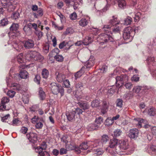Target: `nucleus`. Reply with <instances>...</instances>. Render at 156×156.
<instances>
[{"mask_svg":"<svg viewBox=\"0 0 156 156\" xmlns=\"http://www.w3.org/2000/svg\"><path fill=\"white\" fill-rule=\"evenodd\" d=\"M113 40L114 39L111 35L105 33L101 34L97 38V41L99 44L101 45L108 41L112 42Z\"/></svg>","mask_w":156,"mask_h":156,"instance_id":"1","label":"nucleus"},{"mask_svg":"<svg viewBox=\"0 0 156 156\" xmlns=\"http://www.w3.org/2000/svg\"><path fill=\"white\" fill-rule=\"evenodd\" d=\"M50 88L53 94H57L58 93L60 94L61 96L64 94V89L61 86L55 83H52L51 84Z\"/></svg>","mask_w":156,"mask_h":156,"instance_id":"2","label":"nucleus"},{"mask_svg":"<svg viewBox=\"0 0 156 156\" xmlns=\"http://www.w3.org/2000/svg\"><path fill=\"white\" fill-rule=\"evenodd\" d=\"M16 3L13 0H0V6L4 8H9L11 10H14L15 8L14 6Z\"/></svg>","mask_w":156,"mask_h":156,"instance_id":"3","label":"nucleus"},{"mask_svg":"<svg viewBox=\"0 0 156 156\" xmlns=\"http://www.w3.org/2000/svg\"><path fill=\"white\" fill-rule=\"evenodd\" d=\"M134 34L133 30L130 27H127L125 29L123 34L124 39H132Z\"/></svg>","mask_w":156,"mask_h":156,"instance_id":"4","label":"nucleus"},{"mask_svg":"<svg viewBox=\"0 0 156 156\" xmlns=\"http://www.w3.org/2000/svg\"><path fill=\"white\" fill-rule=\"evenodd\" d=\"M117 19L116 17L114 16H113L112 19H111L109 21L110 25H105L102 28L103 30L106 32H108L110 29L111 27L119 24V22L117 21Z\"/></svg>","mask_w":156,"mask_h":156,"instance_id":"5","label":"nucleus"},{"mask_svg":"<svg viewBox=\"0 0 156 156\" xmlns=\"http://www.w3.org/2000/svg\"><path fill=\"white\" fill-rule=\"evenodd\" d=\"M116 152L118 153L123 152L125 150L129 148L128 143L127 142L125 141H121L119 143L118 147H116Z\"/></svg>","mask_w":156,"mask_h":156,"instance_id":"6","label":"nucleus"},{"mask_svg":"<svg viewBox=\"0 0 156 156\" xmlns=\"http://www.w3.org/2000/svg\"><path fill=\"white\" fill-rule=\"evenodd\" d=\"M116 84L117 87H121L122 85L120 86V83L122 84L123 82L128 80V76L126 75H121L120 76H118L116 78Z\"/></svg>","mask_w":156,"mask_h":156,"instance_id":"7","label":"nucleus"},{"mask_svg":"<svg viewBox=\"0 0 156 156\" xmlns=\"http://www.w3.org/2000/svg\"><path fill=\"white\" fill-rule=\"evenodd\" d=\"M9 99L6 97H4L2 98L1 103L0 104V111H1L8 110L9 109L6 107V104L9 101Z\"/></svg>","mask_w":156,"mask_h":156,"instance_id":"8","label":"nucleus"},{"mask_svg":"<svg viewBox=\"0 0 156 156\" xmlns=\"http://www.w3.org/2000/svg\"><path fill=\"white\" fill-rule=\"evenodd\" d=\"M129 136L131 139H136L138 137L139 132L136 128H133L129 130Z\"/></svg>","mask_w":156,"mask_h":156,"instance_id":"9","label":"nucleus"},{"mask_svg":"<svg viewBox=\"0 0 156 156\" xmlns=\"http://www.w3.org/2000/svg\"><path fill=\"white\" fill-rule=\"evenodd\" d=\"M27 137L29 141L33 143H35L37 140V136L36 133L30 132L27 134Z\"/></svg>","mask_w":156,"mask_h":156,"instance_id":"10","label":"nucleus"},{"mask_svg":"<svg viewBox=\"0 0 156 156\" xmlns=\"http://www.w3.org/2000/svg\"><path fill=\"white\" fill-rule=\"evenodd\" d=\"M147 62L150 67L151 66L154 67L155 69L156 68V58L153 56L148 57L147 58Z\"/></svg>","mask_w":156,"mask_h":156,"instance_id":"11","label":"nucleus"},{"mask_svg":"<svg viewBox=\"0 0 156 156\" xmlns=\"http://www.w3.org/2000/svg\"><path fill=\"white\" fill-rule=\"evenodd\" d=\"M74 44L72 41H69L67 42H66L65 41H63L59 44V47L61 49H62L65 46H68V48L66 47V49L67 50H68L70 48V47L72 46Z\"/></svg>","mask_w":156,"mask_h":156,"instance_id":"12","label":"nucleus"},{"mask_svg":"<svg viewBox=\"0 0 156 156\" xmlns=\"http://www.w3.org/2000/svg\"><path fill=\"white\" fill-rule=\"evenodd\" d=\"M111 4H115L116 2L118 3V5L119 7L122 9H124L126 5V2L124 0H110Z\"/></svg>","mask_w":156,"mask_h":156,"instance_id":"13","label":"nucleus"},{"mask_svg":"<svg viewBox=\"0 0 156 156\" xmlns=\"http://www.w3.org/2000/svg\"><path fill=\"white\" fill-rule=\"evenodd\" d=\"M66 115L68 121H73L75 119L76 112L75 111H72L67 112Z\"/></svg>","mask_w":156,"mask_h":156,"instance_id":"14","label":"nucleus"},{"mask_svg":"<svg viewBox=\"0 0 156 156\" xmlns=\"http://www.w3.org/2000/svg\"><path fill=\"white\" fill-rule=\"evenodd\" d=\"M36 51H28L26 54L25 58L28 60H34Z\"/></svg>","mask_w":156,"mask_h":156,"instance_id":"15","label":"nucleus"},{"mask_svg":"<svg viewBox=\"0 0 156 156\" xmlns=\"http://www.w3.org/2000/svg\"><path fill=\"white\" fill-rule=\"evenodd\" d=\"M24 46V44L21 42H19L18 43L15 42L13 45L14 48L18 51L23 50Z\"/></svg>","mask_w":156,"mask_h":156,"instance_id":"16","label":"nucleus"},{"mask_svg":"<svg viewBox=\"0 0 156 156\" xmlns=\"http://www.w3.org/2000/svg\"><path fill=\"white\" fill-rule=\"evenodd\" d=\"M91 142L90 141H84L80 144L79 147V148L83 150H86L88 147L90 146Z\"/></svg>","mask_w":156,"mask_h":156,"instance_id":"17","label":"nucleus"},{"mask_svg":"<svg viewBox=\"0 0 156 156\" xmlns=\"http://www.w3.org/2000/svg\"><path fill=\"white\" fill-rule=\"evenodd\" d=\"M56 79L58 82H62L66 79V76L61 73H56Z\"/></svg>","mask_w":156,"mask_h":156,"instance_id":"18","label":"nucleus"},{"mask_svg":"<svg viewBox=\"0 0 156 156\" xmlns=\"http://www.w3.org/2000/svg\"><path fill=\"white\" fill-rule=\"evenodd\" d=\"M24 46L27 48H33L34 45V41L31 40H29L26 41L24 44Z\"/></svg>","mask_w":156,"mask_h":156,"instance_id":"19","label":"nucleus"},{"mask_svg":"<svg viewBox=\"0 0 156 156\" xmlns=\"http://www.w3.org/2000/svg\"><path fill=\"white\" fill-rule=\"evenodd\" d=\"M134 121L136 123V125L139 128H141L142 127V123H145L146 122V120L139 118H135Z\"/></svg>","mask_w":156,"mask_h":156,"instance_id":"20","label":"nucleus"},{"mask_svg":"<svg viewBox=\"0 0 156 156\" xmlns=\"http://www.w3.org/2000/svg\"><path fill=\"white\" fill-rule=\"evenodd\" d=\"M99 127V126L95 124H91L89 125L87 128L88 131H92L97 130Z\"/></svg>","mask_w":156,"mask_h":156,"instance_id":"21","label":"nucleus"},{"mask_svg":"<svg viewBox=\"0 0 156 156\" xmlns=\"http://www.w3.org/2000/svg\"><path fill=\"white\" fill-rule=\"evenodd\" d=\"M78 104L80 107L82 108L84 110H87L90 107L89 105L86 102H79Z\"/></svg>","mask_w":156,"mask_h":156,"instance_id":"22","label":"nucleus"},{"mask_svg":"<svg viewBox=\"0 0 156 156\" xmlns=\"http://www.w3.org/2000/svg\"><path fill=\"white\" fill-rule=\"evenodd\" d=\"M103 108L101 112L103 114H105L107 112L108 107V103L106 101H104L102 103Z\"/></svg>","mask_w":156,"mask_h":156,"instance_id":"23","label":"nucleus"},{"mask_svg":"<svg viewBox=\"0 0 156 156\" xmlns=\"http://www.w3.org/2000/svg\"><path fill=\"white\" fill-rule=\"evenodd\" d=\"M85 67H82L81 69L77 72L75 74V78L76 80L77 78L80 77L84 72Z\"/></svg>","mask_w":156,"mask_h":156,"instance_id":"24","label":"nucleus"},{"mask_svg":"<svg viewBox=\"0 0 156 156\" xmlns=\"http://www.w3.org/2000/svg\"><path fill=\"white\" fill-rule=\"evenodd\" d=\"M44 122V121L42 118L40 119L39 121L36 123L35 127L37 129H41L43 126Z\"/></svg>","mask_w":156,"mask_h":156,"instance_id":"25","label":"nucleus"},{"mask_svg":"<svg viewBox=\"0 0 156 156\" xmlns=\"http://www.w3.org/2000/svg\"><path fill=\"white\" fill-rule=\"evenodd\" d=\"M39 95L41 100H43L45 98L46 94L41 87L39 89Z\"/></svg>","mask_w":156,"mask_h":156,"instance_id":"26","label":"nucleus"},{"mask_svg":"<svg viewBox=\"0 0 156 156\" xmlns=\"http://www.w3.org/2000/svg\"><path fill=\"white\" fill-rule=\"evenodd\" d=\"M118 144V140L114 138L111 140L109 143V147L111 148H114Z\"/></svg>","mask_w":156,"mask_h":156,"instance_id":"27","label":"nucleus"},{"mask_svg":"<svg viewBox=\"0 0 156 156\" xmlns=\"http://www.w3.org/2000/svg\"><path fill=\"white\" fill-rule=\"evenodd\" d=\"M47 147V145L45 142H44L39 146L37 147L36 149V151H42L45 150Z\"/></svg>","mask_w":156,"mask_h":156,"instance_id":"28","label":"nucleus"},{"mask_svg":"<svg viewBox=\"0 0 156 156\" xmlns=\"http://www.w3.org/2000/svg\"><path fill=\"white\" fill-rule=\"evenodd\" d=\"M28 74L27 72L23 69L20 71L19 75L22 79H26L28 76Z\"/></svg>","mask_w":156,"mask_h":156,"instance_id":"29","label":"nucleus"},{"mask_svg":"<svg viewBox=\"0 0 156 156\" xmlns=\"http://www.w3.org/2000/svg\"><path fill=\"white\" fill-rule=\"evenodd\" d=\"M88 23L87 20L84 18H83L79 21V23L80 26L84 27L87 25Z\"/></svg>","mask_w":156,"mask_h":156,"instance_id":"30","label":"nucleus"},{"mask_svg":"<svg viewBox=\"0 0 156 156\" xmlns=\"http://www.w3.org/2000/svg\"><path fill=\"white\" fill-rule=\"evenodd\" d=\"M101 101L100 100L97 99L93 100L91 102V106L93 107H97L100 105Z\"/></svg>","mask_w":156,"mask_h":156,"instance_id":"31","label":"nucleus"},{"mask_svg":"<svg viewBox=\"0 0 156 156\" xmlns=\"http://www.w3.org/2000/svg\"><path fill=\"white\" fill-rule=\"evenodd\" d=\"M117 87L113 86H112L110 88H108V94L109 95H111L115 93V91L116 90L118 87Z\"/></svg>","mask_w":156,"mask_h":156,"instance_id":"32","label":"nucleus"},{"mask_svg":"<svg viewBox=\"0 0 156 156\" xmlns=\"http://www.w3.org/2000/svg\"><path fill=\"white\" fill-rule=\"evenodd\" d=\"M91 144L90 146L92 147H96L99 145L101 146V143L100 142L99 140H96L94 141H90Z\"/></svg>","mask_w":156,"mask_h":156,"instance_id":"33","label":"nucleus"},{"mask_svg":"<svg viewBox=\"0 0 156 156\" xmlns=\"http://www.w3.org/2000/svg\"><path fill=\"white\" fill-rule=\"evenodd\" d=\"M147 113L150 116H154L156 114V110L154 108L151 107L148 109Z\"/></svg>","mask_w":156,"mask_h":156,"instance_id":"34","label":"nucleus"},{"mask_svg":"<svg viewBox=\"0 0 156 156\" xmlns=\"http://www.w3.org/2000/svg\"><path fill=\"white\" fill-rule=\"evenodd\" d=\"M35 54L34 60H37L40 62H41L43 60V57L40 54V53L36 51Z\"/></svg>","mask_w":156,"mask_h":156,"instance_id":"35","label":"nucleus"},{"mask_svg":"<svg viewBox=\"0 0 156 156\" xmlns=\"http://www.w3.org/2000/svg\"><path fill=\"white\" fill-rule=\"evenodd\" d=\"M19 24L17 23H13L10 27V30L13 32H16L18 29Z\"/></svg>","mask_w":156,"mask_h":156,"instance_id":"36","label":"nucleus"},{"mask_svg":"<svg viewBox=\"0 0 156 156\" xmlns=\"http://www.w3.org/2000/svg\"><path fill=\"white\" fill-rule=\"evenodd\" d=\"M49 73L48 70L46 69H43L42 72V77L45 79H47Z\"/></svg>","mask_w":156,"mask_h":156,"instance_id":"37","label":"nucleus"},{"mask_svg":"<svg viewBox=\"0 0 156 156\" xmlns=\"http://www.w3.org/2000/svg\"><path fill=\"white\" fill-rule=\"evenodd\" d=\"M141 13L140 12H138L136 11L134 12V21L136 22L140 20V19L141 16Z\"/></svg>","mask_w":156,"mask_h":156,"instance_id":"38","label":"nucleus"},{"mask_svg":"<svg viewBox=\"0 0 156 156\" xmlns=\"http://www.w3.org/2000/svg\"><path fill=\"white\" fill-rule=\"evenodd\" d=\"M15 59L20 63L23 62L24 61L23 54L22 53L19 54Z\"/></svg>","mask_w":156,"mask_h":156,"instance_id":"39","label":"nucleus"},{"mask_svg":"<svg viewBox=\"0 0 156 156\" xmlns=\"http://www.w3.org/2000/svg\"><path fill=\"white\" fill-rule=\"evenodd\" d=\"M92 41V40L90 37H87L84 40L83 44L85 45H88L91 43Z\"/></svg>","mask_w":156,"mask_h":156,"instance_id":"40","label":"nucleus"},{"mask_svg":"<svg viewBox=\"0 0 156 156\" xmlns=\"http://www.w3.org/2000/svg\"><path fill=\"white\" fill-rule=\"evenodd\" d=\"M109 138L108 136L106 135H104L102 136V139L101 140V144L102 146V144H106V143L108 140Z\"/></svg>","mask_w":156,"mask_h":156,"instance_id":"41","label":"nucleus"},{"mask_svg":"<svg viewBox=\"0 0 156 156\" xmlns=\"http://www.w3.org/2000/svg\"><path fill=\"white\" fill-rule=\"evenodd\" d=\"M113 123V121L112 119V118L111 117H108L105 120V124L106 126H109L112 124Z\"/></svg>","mask_w":156,"mask_h":156,"instance_id":"42","label":"nucleus"},{"mask_svg":"<svg viewBox=\"0 0 156 156\" xmlns=\"http://www.w3.org/2000/svg\"><path fill=\"white\" fill-rule=\"evenodd\" d=\"M23 30L27 34H29L31 33V30L30 28V26L28 25V24L24 27Z\"/></svg>","mask_w":156,"mask_h":156,"instance_id":"43","label":"nucleus"},{"mask_svg":"<svg viewBox=\"0 0 156 156\" xmlns=\"http://www.w3.org/2000/svg\"><path fill=\"white\" fill-rule=\"evenodd\" d=\"M35 34L38 37V40H40L43 35V32L41 31L37 30L34 31Z\"/></svg>","mask_w":156,"mask_h":156,"instance_id":"44","label":"nucleus"},{"mask_svg":"<svg viewBox=\"0 0 156 156\" xmlns=\"http://www.w3.org/2000/svg\"><path fill=\"white\" fill-rule=\"evenodd\" d=\"M36 152L38 153V156H50L49 154L46 151H37Z\"/></svg>","mask_w":156,"mask_h":156,"instance_id":"45","label":"nucleus"},{"mask_svg":"<svg viewBox=\"0 0 156 156\" xmlns=\"http://www.w3.org/2000/svg\"><path fill=\"white\" fill-rule=\"evenodd\" d=\"M133 20L132 18L129 16L127 17L124 20V24L126 25L130 24Z\"/></svg>","mask_w":156,"mask_h":156,"instance_id":"46","label":"nucleus"},{"mask_svg":"<svg viewBox=\"0 0 156 156\" xmlns=\"http://www.w3.org/2000/svg\"><path fill=\"white\" fill-rule=\"evenodd\" d=\"M55 58L56 60L59 62H62L64 58L61 55L56 54L55 56Z\"/></svg>","mask_w":156,"mask_h":156,"instance_id":"47","label":"nucleus"},{"mask_svg":"<svg viewBox=\"0 0 156 156\" xmlns=\"http://www.w3.org/2000/svg\"><path fill=\"white\" fill-rule=\"evenodd\" d=\"M94 63V61H92L89 60V61L87 62L85 66L86 67V68H90L93 66Z\"/></svg>","mask_w":156,"mask_h":156,"instance_id":"48","label":"nucleus"},{"mask_svg":"<svg viewBox=\"0 0 156 156\" xmlns=\"http://www.w3.org/2000/svg\"><path fill=\"white\" fill-rule=\"evenodd\" d=\"M144 127L146 128H149L150 127V128L151 129V132L152 134L153 135H156V126H153L151 128V126L150 125H145L144 126Z\"/></svg>","mask_w":156,"mask_h":156,"instance_id":"49","label":"nucleus"},{"mask_svg":"<svg viewBox=\"0 0 156 156\" xmlns=\"http://www.w3.org/2000/svg\"><path fill=\"white\" fill-rule=\"evenodd\" d=\"M116 106L120 108L122 107L123 105V101L121 99H118L117 100Z\"/></svg>","mask_w":156,"mask_h":156,"instance_id":"50","label":"nucleus"},{"mask_svg":"<svg viewBox=\"0 0 156 156\" xmlns=\"http://www.w3.org/2000/svg\"><path fill=\"white\" fill-rule=\"evenodd\" d=\"M122 131L120 129H117L115 130L114 132V134L115 136H120L122 134Z\"/></svg>","mask_w":156,"mask_h":156,"instance_id":"51","label":"nucleus"},{"mask_svg":"<svg viewBox=\"0 0 156 156\" xmlns=\"http://www.w3.org/2000/svg\"><path fill=\"white\" fill-rule=\"evenodd\" d=\"M103 118L101 117H99L96 119L95 122L100 126V125L103 122Z\"/></svg>","mask_w":156,"mask_h":156,"instance_id":"52","label":"nucleus"},{"mask_svg":"<svg viewBox=\"0 0 156 156\" xmlns=\"http://www.w3.org/2000/svg\"><path fill=\"white\" fill-rule=\"evenodd\" d=\"M95 154L98 155H102L104 152L103 150L101 148L94 149Z\"/></svg>","mask_w":156,"mask_h":156,"instance_id":"53","label":"nucleus"},{"mask_svg":"<svg viewBox=\"0 0 156 156\" xmlns=\"http://www.w3.org/2000/svg\"><path fill=\"white\" fill-rule=\"evenodd\" d=\"M8 23L7 19H4L1 20L0 23L1 26H4L8 24Z\"/></svg>","mask_w":156,"mask_h":156,"instance_id":"54","label":"nucleus"},{"mask_svg":"<svg viewBox=\"0 0 156 156\" xmlns=\"http://www.w3.org/2000/svg\"><path fill=\"white\" fill-rule=\"evenodd\" d=\"M39 118L38 116L34 115L33 117L31 119V122L33 124H35L38 122Z\"/></svg>","mask_w":156,"mask_h":156,"instance_id":"55","label":"nucleus"},{"mask_svg":"<svg viewBox=\"0 0 156 156\" xmlns=\"http://www.w3.org/2000/svg\"><path fill=\"white\" fill-rule=\"evenodd\" d=\"M49 46L48 44H45L43 48V51L44 52L46 53H48L49 51Z\"/></svg>","mask_w":156,"mask_h":156,"instance_id":"56","label":"nucleus"},{"mask_svg":"<svg viewBox=\"0 0 156 156\" xmlns=\"http://www.w3.org/2000/svg\"><path fill=\"white\" fill-rule=\"evenodd\" d=\"M16 92L12 90H9L7 94L10 97L12 98H13L15 95Z\"/></svg>","mask_w":156,"mask_h":156,"instance_id":"57","label":"nucleus"},{"mask_svg":"<svg viewBox=\"0 0 156 156\" xmlns=\"http://www.w3.org/2000/svg\"><path fill=\"white\" fill-rule=\"evenodd\" d=\"M40 76L39 75H36L34 79V81L38 84L40 83Z\"/></svg>","mask_w":156,"mask_h":156,"instance_id":"58","label":"nucleus"},{"mask_svg":"<svg viewBox=\"0 0 156 156\" xmlns=\"http://www.w3.org/2000/svg\"><path fill=\"white\" fill-rule=\"evenodd\" d=\"M63 82V86H65L67 88L69 87L70 83L68 80L65 79Z\"/></svg>","mask_w":156,"mask_h":156,"instance_id":"59","label":"nucleus"},{"mask_svg":"<svg viewBox=\"0 0 156 156\" xmlns=\"http://www.w3.org/2000/svg\"><path fill=\"white\" fill-rule=\"evenodd\" d=\"M19 122V121L17 119H13L12 122H11L10 123H9L13 126H16L18 125Z\"/></svg>","mask_w":156,"mask_h":156,"instance_id":"60","label":"nucleus"},{"mask_svg":"<svg viewBox=\"0 0 156 156\" xmlns=\"http://www.w3.org/2000/svg\"><path fill=\"white\" fill-rule=\"evenodd\" d=\"M70 18L72 20H74L76 19L77 16L76 12H74L71 14L69 16Z\"/></svg>","mask_w":156,"mask_h":156,"instance_id":"61","label":"nucleus"},{"mask_svg":"<svg viewBox=\"0 0 156 156\" xmlns=\"http://www.w3.org/2000/svg\"><path fill=\"white\" fill-rule=\"evenodd\" d=\"M141 86H137L134 87L133 88V90L134 92L136 93H138L141 90Z\"/></svg>","mask_w":156,"mask_h":156,"instance_id":"62","label":"nucleus"},{"mask_svg":"<svg viewBox=\"0 0 156 156\" xmlns=\"http://www.w3.org/2000/svg\"><path fill=\"white\" fill-rule=\"evenodd\" d=\"M20 16V14L19 13L17 12H14L12 16V18L15 20H16Z\"/></svg>","mask_w":156,"mask_h":156,"instance_id":"63","label":"nucleus"},{"mask_svg":"<svg viewBox=\"0 0 156 156\" xmlns=\"http://www.w3.org/2000/svg\"><path fill=\"white\" fill-rule=\"evenodd\" d=\"M73 30L70 27L68 28L65 32V34H70L72 33L73 32Z\"/></svg>","mask_w":156,"mask_h":156,"instance_id":"64","label":"nucleus"}]
</instances>
